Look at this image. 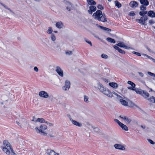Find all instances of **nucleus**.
Returning a JSON list of instances; mask_svg holds the SVG:
<instances>
[{
	"label": "nucleus",
	"instance_id": "obj_55",
	"mask_svg": "<svg viewBox=\"0 0 155 155\" xmlns=\"http://www.w3.org/2000/svg\"><path fill=\"white\" fill-rule=\"evenodd\" d=\"M145 56H146L147 57H148L149 58H151L150 57V56H148V55H147V54H143Z\"/></svg>",
	"mask_w": 155,
	"mask_h": 155
},
{
	"label": "nucleus",
	"instance_id": "obj_40",
	"mask_svg": "<svg viewBox=\"0 0 155 155\" xmlns=\"http://www.w3.org/2000/svg\"><path fill=\"white\" fill-rule=\"evenodd\" d=\"M135 15V13L133 11H131L129 12V15L130 16H133Z\"/></svg>",
	"mask_w": 155,
	"mask_h": 155
},
{
	"label": "nucleus",
	"instance_id": "obj_15",
	"mask_svg": "<svg viewBox=\"0 0 155 155\" xmlns=\"http://www.w3.org/2000/svg\"><path fill=\"white\" fill-rule=\"evenodd\" d=\"M148 16L152 18L155 17V13L153 11H150L147 13Z\"/></svg>",
	"mask_w": 155,
	"mask_h": 155
},
{
	"label": "nucleus",
	"instance_id": "obj_22",
	"mask_svg": "<svg viewBox=\"0 0 155 155\" xmlns=\"http://www.w3.org/2000/svg\"><path fill=\"white\" fill-rule=\"evenodd\" d=\"M71 121L73 124L77 126L78 127H81V124L74 120H72Z\"/></svg>",
	"mask_w": 155,
	"mask_h": 155
},
{
	"label": "nucleus",
	"instance_id": "obj_21",
	"mask_svg": "<svg viewBox=\"0 0 155 155\" xmlns=\"http://www.w3.org/2000/svg\"><path fill=\"white\" fill-rule=\"evenodd\" d=\"M134 91H135L137 94L141 95L142 93H143V91L142 90L140 89H136L135 88Z\"/></svg>",
	"mask_w": 155,
	"mask_h": 155
},
{
	"label": "nucleus",
	"instance_id": "obj_36",
	"mask_svg": "<svg viewBox=\"0 0 155 155\" xmlns=\"http://www.w3.org/2000/svg\"><path fill=\"white\" fill-rule=\"evenodd\" d=\"M97 8L101 10H102L104 9V8L103 6L100 4H99L97 5Z\"/></svg>",
	"mask_w": 155,
	"mask_h": 155
},
{
	"label": "nucleus",
	"instance_id": "obj_53",
	"mask_svg": "<svg viewBox=\"0 0 155 155\" xmlns=\"http://www.w3.org/2000/svg\"><path fill=\"white\" fill-rule=\"evenodd\" d=\"M48 125L49 126H53V124H51V123H48Z\"/></svg>",
	"mask_w": 155,
	"mask_h": 155
},
{
	"label": "nucleus",
	"instance_id": "obj_19",
	"mask_svg": "<svg viewBox=\"0 0 155 155\" xmlns=\"http://www.w3.org/2000/svg\"><path fill=\"white\" fill-rule=\"evenodd\" d=\"M117 45L121 48H127V46L123 42H120L117 44Z\"/></svg>",
	"mask_w": 155,
	"mask_h": 155
},
{
	"label": "nucleus",
	"instance_id": "obj_17",
	"mask_svg": "<svg viewBox=\"0 0 155 155\" xmlns=\"http://www.w3.org/2000/svg\"><path fill=\"white\" fill-rule=\"evenodd\" d=\"M120 117L124 120L126 121L128 123H130L131 121L130 119L128 118L126 116H124L122 117L121 116H120Z\"/></svg>",
	"mask_w": 155,
	"mask_h": 155
},
{
	"label": "nucleus",
	"instance_id": "obj_20",
	"mask_svg": "<svg viewBox=\"0 0 155 155\" xmlns=\"http://www.w3.org/2000/svg\"><path fill=\"white\" fill-rule=\"evenodd\" d=\"M109 85L111 87L115 88H117L118 86L117 84L114 82L110 83Z\"/></svg>",
	"mask_w": 155,
	"mask_h": 155
},
{
	"label": "nucleus",
	"instance_id": "obj_59",
	"mask_svg": "<svg viewBox=\"0 0 155 155\" xmlns=\"http://www.w3.org/2000/svg\"><path fill=\"white\" fill-rule=\"evenodd\" d=\"M4 7L6 9H8V8H7V6H4Z\"/></svg>",
	"mask_w": 155,
	"mask_h": 155
},
{
	"label": "nucleus",
	"instance_id": "obj_2",
	"mask_svg": "<svg viewBox=\"0 0 155 155\" xmlns=\"http://www.w3.org/2000/svg\"><path fill=\"white\" fill-rule=\"evenodd\" d=\"M3 146L1 147V148L7 155H9L10 154V150L11 151H13V149L12 148L11 145L8 140H4L3 141Z\"/></svg>",
	"mask_w": 155,
	"mask_h": 155
},
{
	"label": "nucleus",
	"instance_id": "obj_60",
	"mask_svg": "<svg viewBox=\"0 0 155 155\" xmlns=\"http://www.w3.org/2000/svg\"><path fill=\"white\" fill-rule=\"evenodd\" d=\"M16 123H17L19 125V122H17V121H16Z\"/></svg>",
	"mask_w": 155,
	"mask_h": 155
},
{
	"label": "nucleus",
	"instance_id": "obj_14",
	"mask_svg": "<svg viewBox=\"0 0 155 155\" xmlns=\"http://www.w3.org/2000/svg\"><path fill=\"white\" fill-rule=\"evenodd\" d=\"M140 3L144 5L147 6L149 2L147 0H140Z\"/></svg>",
	"mask_w": 155,
	"mask_h": 155
},
{
	"label": "nucleus",
	"instance_id": "obj_12",
	"mask_svg": "<svg viewBox=\"0 0 155 155\" xmlns=\"http://www.w3.org/2000/svg\"><path fill=\"white\" fill-rule=\"evenodd\" d=\"M114 147L116 149L119 150H124L125 149V148L124 146L119 144H115L114 145Z\"/></svg>",
	"mask_w": 155,
	"mask_h": 155
},
{
	"label": "nucleus",
	"instance_id": "obj_18",
	"mask_svg": "<svg viewBox=\"0 0 155 155\" xmlns=\"http://www.w3.org/2000/svg\"><path fill=\"white\" fill-rule=\"evenodd\" d=\"M119 126L122 128L126 131H127L128 130V128L127 126L124 124L121 123Z\"/></svg>",
	"mask_w": 155,
	"mask_h": 155
},
{
	"label": "nucleus",
	"instance_id": "obj_31",
	"mask_svg": "<svg viewBox=\"0 0 155 155\" xmlns=\"http://www.w3.org/2000/svg\"><path fill=\"white\" fill-rule=\"evenodd\" d=\"M53 30L51 27H49L48 30L47 31L48 34H51Z\"/></svg>",
	"mask_w": 155,
	"mask_h": 155
},
{
	"label": "nucleus",
	"instance_id": "obj_13",
	"mask_svg": "<svg viewBox=\"0 0 155 155\" xmlns=\"http://www.w3.org/2000/svg\"><path fill=\"white\" fill-rule=\"evenodd\" d=\"M55 25L58 28H61L63 27L64 25L61 22L59 21L56 23Z\"/></svg>",
	"mask_w": 155,
	"mask_h": 155
},
{
	"label": "nucleus",
	"instance_id": "obj_46",
	"mask_svg": "<svg viewBox=\"0 0 155 155\" xmlns=\"http://www.w3.org/2000/svg\"><path fill=\"white\" fill-rule=\"evenodd\" d=\"M149 23L150 25H152L154 23V22L153 20H150L149 21Z\"/></svg>",
	"mask_w": 155,
	"mask_h": 155
},
{
	"label": "nucleus",
	"instance_id": "obj_56",
	"mask_svg": "<svg viewBox=\"0 0 155 155\" xmlns=\"http://www.w3.org/2000/svg\"><path fill=\"white\" fill-rule=\"evenodd\" d=\"M11 152H12V153H13V155H14L15 154V153L14 152V150H13V151H11Z\"/></svg>",
	"mask_w": 155,
	"mask_h": 155
},
{
	"label": "nucleus",
	"instance_id": "obj_51",
	"mask_svg": "<svg viewBox=\"0 0 155 155\" xmlns=\"http://www.w3.org/2000/svg\"><path fill=\"white\" fill-rule=\"evenodd\" d=\"M34 70L36 72H38V69L37 67H35L34 68Z\"/></svg>",
	"mask_w": 155,
	"mask_h": 155
},
{
	"label": "nucleus",
	"instance_id": "obj_49",
	"mask_svg": "<svg viewBox=\"0 0 155 155\" xmlns=\"http://www.w3.org/2000/svg\"><path fill=\"white\" fill-rule=\"evenodd\" d=\"M86 42L88 43V44H89L91 46H92V44L91 42L90 41H87V40L85 41Z\"/></svg>",
	"mask_w": 155,
	"mask_h": 155
},
{
	"label": "nucleus",
	"instance_id": "obj_28",
	"mask_svg": "<svg viewBox=\"0 0 155 155\" xmlns=\"http://www.w3.org/2000/svg\"><path fill=\"white\" fill-rule=\"evenodd\" d=\"M115 6H117L118 8H120L121 7V4L119 2L116 1L115 2Z\"/></svg>",
	"mask_w": 155,
	"mask_h": 155
},
{
	"label": "nucleus",
	"instance_id": "obj_33",
	"mask_svg": "<svg viewBox=\"0 0 155 155\" xmlns=\"http://www.w3.org/2000/svg\"><path fill=\"white\" fill-rule=\"evenodd\" d=\"M118 51L119 53H120L122 54H124L125 53V52L124 50L121 49H120V48L118 50Z\"/></svg>",
	"mask_w": 155,
	"mask_h": 155
},
{
	"label": "nucleus",
	"instance_id": "obj_10",
	"mask_svg": "<svg viewBox=\"0 0 155 155\" xmlns=\"http://www.w3.org/2000/svg\"><path fill=\"white\" fill-rule=\"evenodd\" d=\"M47 154L48 155H59V154L56 153L54 150H51L48 149L47 150Z\"/></svg>",
	"mask_w": 155,
	"mask_h": 155
},
{
	"label": "nucleus",
	"instance_id": "obj_58",
	"mask_svg": "<svg viewBox=\"0 0 155 155\" xmlns=\"http://www.w3.org/2000/svg\"><path fill=\"white\" fill-rule=\"evenodd\" d=\"M54 32L55 33H57L58 32V31H54Z\"/></svg>",
	"mask_w": 155,
	"mask_h": 155
},
{
	"label": "nucleus",
	"instance_id": "obj_38",
	"mask_svg": "<svg viewBox=\"0 0 155 155\" xmlns=\"http://www.w3.org/2000/svg\"><path fill=\"white\" fill-rule=\"evenodd\" d=\"M132 52L133 54H134L138 56H141V54L139 52H136L134 51H133Z\"/></svg>",
	"mask_w": 155,
	"mask_h": 155
},
{
	"label": "nucleus",
	"instance_id": "obj_64",
	"mask_svg": "<svg viewBox=\"0 0 155 155\" xmlns=\"http://www.w3.org/2000/svg\"><path fill=\"white\" fill-rule=\"evenodd\" d=\"M35 1H39V0H35Z\"/></svg>",
	"mask_w": 155,
	"mask_h": 155
},
{
	"label": "nucleus",
	"instance_id": "obj_4",
	"mask_svg": "<svg viewBox=\"0 0 155 155\" xmlns=\"http://www.w3.org/2000/svg\"><path fill=\"white\" fill-rule=\"evenodd\" d=\"M147 16H143L141 17L140 19H136V21L142 25H144L145 21L147 20Z\"/></svg>",
	"mask_w": 155,
	"mask_h": 155
},
{
	"label": "nucleus",
	"instance_id": "obj_54",
	"mask_svg": "<svg viewBox=\"0 0 155 155\" xmlns=\"http://www.w3.org/2000/svg\"><path fill=\"white\" fill-rule=\"evenodd\" d=\"M147 49L149 52H151V50L150 49L148 48V47H147Z\"/></svg>",
	"mask_w": 155,
	"mask_h": 155
},
{
	"label": "nucleus",
	"instance_id": "obj_48",
	"mask_svg": "<svg viewBox=\"0 0 155 155\" xmlns=\"http://www.w3.org/2000/svg\"><path fill=\"white\" fill-rule=\"evenodd\" d=\"M138 73L139 75L141 77H142L144 75L143 73L141 72H138Z\"/></svg>",
	"mask_w": 155,
	"mask_h": 155
},
{
	"label": "nucleus",
	"instance_id": "obj_52",
	"mask_svg": "<svg viewBox=\"0 0 155 155\" xmlns=\"http://www.w3.org/2000/svg\"><path fill=\"white\" fill-rule=\"evenodd\" d=\"M66 8L68 11H70L71 10V7H67Z\"/></svg>",
	"mask_w": 155,
	"mask_h": 155
},
{
	"label": "nucleus",
	"instance_id": "obj_61",
	"mask_svg": "<svg viewBox=\"0 0 155 155\" xmlns=\"http://www.w3.org/2000/svg\"><path fill=\"white\" fill-rule=\"evenodd\" d=\"M153 27L154 29H155V26H153Z\"/></svg>",
	"mask_w": 155,
	"mask_h": 155
},
{
	"label": "nucleus",
	"instance_id": "obj_57",
	"mask_svg": "<svg viewBox=\"0 0 155 155\" xmlns=\"http://www.w3.org/2000/svg\"><path fill=\"white\" fill-rule=\"evenodd\" d=\"M45 123L47 125H48V123H49V122H47V121H46V122L45 121Z\"/></svg>",
	"mask_w": 155,
	"mask_h": 155
},
{
	"label": "nucleus",
	"instance_id": "obj_6",
	"mask_svg": "<svg viewBox=\"0 0 155 155\" xmlns=\"http://www.w3.org/2000/svg\"><path fill=\"white\" fill-rule=\"evenodd\" d=\"M39 95L41 97L45 98H47L48 97V93L44 91H40L39 93Z\"/></svg>",
	"mask_w": 155,
	"mask_h": 155
},
{
	"label": "nucleus",
	"instance_id": "obj_16",
	"mask_svg": "<svg viewBox=\"0 0 155 155\" xmlns=\"http://www.w3.org/2000/svg\"><path fill=\"white\" fill-rule=\"evenodd\" d=\"M120 101L122 105L126 106L128 105V102L125 100H123L122 98L120 99Z\"/></svg>",
	"mask_w": 155,
	"mask_h": 155
},
{
	"label": "nucleus",
	"instance_id": "obj_39",
	"mask_svg": "<svg viewBox=\"0 0 155 155\" xmlns=\"http://www.w3.org/2000/svg\"><path fill=\"white\" fill-rule=\"evenodd\" d=\"M51 40L52 41H55V40L56 39V38H55V35L53 34H52L51 35Z\"/></svg>",
	"mask_w": 155,
	"mask_h": 155
},
{
	"label": "nucleus",
	"instance_id": "obj_37",
	"mask_svg": "<svg viewBox=\"0 0 155 155\" xmlns=\"http://www.w3.org/2000/svg\"><path fill=\"white\" fill-rule=\"evenodd\" d=\"M155 99V97H154L152 96L151 97L149 98L148 100L152 102L153 101H154Z\"/></svg>",
	"mask_w": 155,
	"mask_h": 155
},
{
	"label": "nucleus",
	"instance_id": "obj_34",
	"mask_svg": "<svg viewBox=\"0 0 155 155\" xmlns=\"http://www.w3.org/2000/svg\"><path fill=\"white\" fill-rule=\"evenodd\" d=\"M101 58L104 59H107L108 58V56L107 55L104 54H101Z\"/></svg>",
	"mask_w": 155,
	"mask_h": 155
},
{
	"label": "nucleus",
	"instance_id": "obj_25",
	"mask_svg": "<svg viewBox=\"0 0 155 155\" xmlns=\"http://www.w3.org/2000/svg\"><path fill=\"white\" fill-rule=\"evenodd\" d=\"M106 39L107 41L112 43H115V40L111 38H107Z\"/></svg>",
	"mask_w": 155,
	"mask_h": 155
},
{
	"label": "nucleus",
	"instance_id": "obj_41",
	"mask_svg": "<svg viewBox=\"0 0 155 155\" xmlns=\"http://www.w3.org/2000/svg\"><path fill=\"white\" fill-rule=\"evenodd\" d=\"M88 97L86 96L85 95L84 96V101L86 102H88Z\"/></svg>",
	"mask_w": 155,
	"mask_h": 155
},
{
	"label": "nucleus",
	"instance_id": "obj_43",
	"mask_svg": "<svg viewBox=\"0 0 155 155\" xmlns=\"http://www.w3.org/2000/svg\"><path fill=\"white\" fill-rule=\"evenodd\" d=\"M148 74L151 76H153L155 77V74L149 71L147 72Z\"/></svg>",
	"mask_w": 155,
	"mask_h": 155
},
{
	"label": "nucleus",
	"instance_id": "obj_23",
	"mask_svg": "<svg viewBox=\"0 0 155 155\" xmlns=\"http://www.w3.org/2000/svg\"><path fill=\"white\" fill-rule=\"evenodd\" d=\"M149 93L146 91H143V93L141 94V95L145 98H147L149 96Z\"/></svg>",
	"mask_w": 155,
	"mask_h": 155
},
{
	"label": "nucleus",
	"instance_id": "obj_42",
	"mask_svg": "<svg viewBox=\"0 0 155 155\" xmlns=\"http://www.w3.org/2000/svg\"><path fill=\"white\" fill-rule=\"evenodd\" d=\"M148 141L151 144L153 145L155 143V142L150 139H148Z\"/></svg>",
	"mask_w": 155,
	"mask_h": 155
},
{
	"label": "nucleus",
	"instance_id": "obj_45",
	"mask_svg": "<svg viewBox=\"0 0 155 155\" xmlns=\"http://www.w3.org/2000/svg\"><path fill=\"white\" fill-rule=\"evenodd\" d=\"M127 88L129 89H130V90H131L133 91H134V90L135 87H133L132 86L128 87Z\"/></svg>",
	"mask_w": 155,
	"mask_h": 155
},
{
	"label": "nucleus",
	"instance_id": "obj_35",
	"mask_svg": "<svg viewBox=\"0 0 155 155\" xmlns=\"http://www.w3.org/2000/svg\"><path fill=\"white\" fill-rule=\"evenodd\" d=\"M140 9L141 10L145 11L146 9V8L143 5H141L140 6Z\"/></svg>",
	"mask_w": 155,
	"mask_h": 155
},
{
	"label": "nucleus",
	"instance_id": "obj_3",
	"mask_svg": "<svg viewBox=\"0 0 155 155\" xmlns=\"http://www.w3.org/2000/svg\"><path fill=\"white\" fill-rule=\"evenodd\" d=\"M40 128L41 129H39L38 127H35V129L36 130V132L39 133L41 132L43 134V135L44 136L46 135H47V133L43 131V130L46 129L47 128V126L45 125L42 124L41 125Z\"/></svg>",
	"mask_w": 155,
	"mask_h": 155
},
{
	"label": "nucleus",
	"instance_id": "obj_9",
	"mask_svg": "<svg viewBox=\"0 0 155 155\" xmlns=\"http://www.w3.org/2000/svg\"><path fill=\"white\" fill-rule=\"evenodd\" d=\"M96 8L95 6H90L89 7V9L88 10V13L91 15L93 13V12H95L96 10Z\"/></svg>",
	"mask_w": 155,
	"mask_h": 155
},
{
	"label": "nucleus",
	"instance_id": "obj_8",
	"mask_svg": "<svg viewBox=\"0 0 155 155\" xmlns=\"http://www.w3.org/2000/svg\"><path fill=\"white\" fill-rule=\"evenodd\" d=\"M103 93L109 97H111L113 96V94L108 89L106 88Z\"/></svg>",
	"mask_w": 155,
	"mask_h": 155
},
{
	"label": "nucleus",
	"instance_id": "obj_27",
	"mask_svg": "<svg viewBox=\"0 0 155 155\" xmlns=\"http://www.w3.org/2000/svg\"><path fill=\"white\" fill-rule=\"evenodd\" d=\"M106 89V88H104L102 85L101 84L100 85V88H99V90L101 92L103 93L104 92Z\"/></svg>",
	"mask_w": 155,
	"mask_h": 155
},
{
	"label": "nucleus",
	"instance_id": "obj_44",
	"mask_svg": "<svg viewBox=\"0 0 155 155\" xmlns=\"http://www.w3.org/2000/svg\"><path fill=\"white\" fill-rule=\"evenodd\" d=\"M114 121L117 122L119 125H120V124H121V123H122L117 119H115Z\"/></svg>",
	"mask_w": 155,
	"mask_h": 155
},
{
	"label": "nucleus",
	"instance_id": "obj_26",
	"mask_svg": "<svg viewBox=\"0 0 155 155\" xmlns=\"http://www.w3.org/2000/svg\"><path fill=\"white\" fill-rule=\"evenodd\" d=\"M99 27L101 29L105 31H111V29L110 28L101 25H99Z\"/></svg>",
	"mask_w": 155,
	"mask_h": 155
},
{
	"label": "nucleus",
	"instance_id": "obj_24",
	"mask_svg": "<svg viewBox=\"0 0 155 155\" xmlns=\"http://www.w3.org/2000/svg\"><path fill=\"white\" fill-rule=\"evenodd\" d=\"M88 4L90 5H95L96 4V2L94 0H87Z\"/></svg>",
	"mask_w": 155,
	"mask_h": 155
},
{
	"label": "nucleus",
	"instance_id": "obj_32",
	"mask_svg": "<svg viewBox=\"0 0 155 155\" xmlns=\"http://www.w3.org/2000/svg\"><path fill=\"white\" fill-rule=\"evenodd\" d=\"M147 11H141L139 12V14L141 16H144L147 13Z\"/></svg>",
	"mask_w": 155,
	"mask_h": 155
},
{
	"label": "nucleus",
	"instance_id": "obj_47",
	"mask_svg": "<svg viewBox=\"0 0 155 155\" xmlns=\"http://www.w3.org/2000/svg\"><path fill=\"white\" fill-rule=\"evenodd\" d=\"M72 53V51H68L66 52V54H67L70 55Z\"/></svg>",
	"mask_w": 155,
	"mask_h": 155
},
{
	"label": "nucleus",
	"instance_id": "obj_63",
	"mask_svg": "<svg viewBox=\"0 0 155 155\" xmlns=\"http://www.w3.org/2000/svg\"><path fill=\"white\" fill-rule=\"evenodd\" d=\"M50 137H53V136H51V135H50Z\"/></svg>",
	"mask_w": 155,
	"mask_h": 155
},
{
	"label": "nucleus",
	"instance_id": "obj_30",
	"mask_svg": "<svg viewBox=\"0 0 155 155\" xmlns=\"http://www.w3.org/2000/svg\"><path fill=\"white\" fill-rule=\"evenodd\" d=\"M127 83L129 84L130 85H131V86H132L134 87H135V84L131 81H127Z\"/></svg>",
	"mask_w": 155,
	"mask_h": 155
},
{
	"label": "nucleus",
	"instance_id": "obj_29",
	"mask_svg": "<svg viewBox=\"0 0 155 155\" xmlns=\"http://www.w3.org/2000/svg\"><path fill=\"white\" fill-rule=\"evenodd\" d=\"M36 121H38L40 123H45V120L44 119L42 118H38V119H37V120H36Z\"/></svg>",
	"mask_w": 155,
	"mask_h": 155
},
{
	"label": "nucleus",
	"instance_id": "obj_50",
	"mask_svg": "<svg viewBox=\"0 0 155 155\" xmlns=\"http://www.w3.org/2000/svg\"><path fill=\"white\" fill-rule=\"evenodd\" d=\"M113 47H114V48L117 50L118 51V49L119 48V47H118L117 46H116V45H114L113 46Z\"/></svg>",
	"mask_w": 155,
	"mask_h": 155
},
{
	"label": "nucleus",
	"instance_id": "obj_1",
	"mask_svg": "<svg viewBox=\"0 0 155 155\" xmlns=\"http://www.w3.org/2000/svg\"><path fill=\"white\" fill-rule=\"evenodd\" d=\"M94 18L99 21L105 22L107 21V17L104 13H102V12L99 10H97L92 15Z\"/></svg>",
	"mask_w": 155,
	"mask_h": 155
},
{
	"label": "nucleus",
	"instance_id": "obj_5",
	"mask_svg": "<svg viewBox=\"0 0 155 155\" xmlns=\"http://www.w3.org/2000/svg\"><path fill=\"white\" fill-rule=\"evenodd\" d=\"M55 71L58 75L61 77H63L64 75L63 72V70L59 66L56 67V69Z\"/></svg>",
	"mask_w": 155,
	"mask_h": 155
},
{
	"label": "nucleus",
	"instance_id": "obj_62",
	"mask_svg": "<svg viewBox=\"0 0 155 155\" xmlns=\"http://www.w3.org/2000/svg\"><path fill=\"white\" fill-rule=\"evenodd\" d=\"M112 0H108L109 2H111Z\"/></svg>",
	"mask_w": 155,
	"mask_h": 155
},
{
	"label": "nucleus",
	"instance_id": "obj_11",
	"mask_svg": "<svg viewBox=\"0 0 155 155\" xmlns=\"http://www.w3.org/2000/svg\"><path fill=\"white\" fill-rule=\"evenodd\" d=\"M130 5L132 8H136L138 6V3L136 1H131L130 4Z\"/></svg>",
	"mask_w": 155,
	"mask_h": 155
},
{
	"label": "nucleus",
	"instance_id": "obj_7",
	"mask_svg": "<svg viewBox=\"0 0 155 155\" xmlns=\"http://www.w3.org/2000/svg\"><path fill=\"white\" fill-rule=\"evenodd\" d=\"M70 85V82L68 80H66L65 82V84L64 86L63 87V89L66 91L67 89H69Z\"/></svg>",
	"mask_w": 155,
	"mask_h": 155
}]
</instances>
